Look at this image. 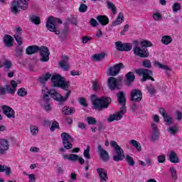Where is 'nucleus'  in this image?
Here are the masks:
<instances>
[{
  "instance_id": "1",
  "label": "nucleus",
  "mask_w": 182,
  "mask_h": 182,
  "mask_svg": "<svg viewBox=\"0 0 182 182\" xmlns=\"http://www.w3.org/2000/svg\"><path fill=\"white\" fill-rule=\"evenodd\" d=\"M109 144L115 151V155L112 156L114 161H123L125 158L129 166H134L135 162L134 160H133V158L130 156V155H127L124 156V151L123 149H122V147H120V146H119L116 141H111Z\"/></svg>"
},
{
  "instance_id": "2",
  "label": "nucleus",
  "mask_w": 182,
  "mask_h": 182,
  "mask_svg": "<svg viewBox=\"0 0 182 182\" xmlns=\"http://www.w3.org/2000/svg\"><path fill=\"white\" fill-rule=\"evenodd\" d=\"M117 97L119 105H122V107L119 109V112L117 114L109 115L107 119V122H109V123H112V122H114V120H120L123 116H124L126 112H127V109H126V96L124 95V92L123 91H120L117 94Z\"/></svg>"
},
{
  "instance_id": "3",
  "label": "nucleus",
  "mask_w": 182,
  "mask_h": 182,
  "mask_svg": "<svg viewBox=\"0 0 182 182\" xmlns=\"http://www.w3.org/2000/svg\"><path fill=\"white\" fill-rule=\"evenodd\" d=\"M39 50L41 56L40 59L41 61L48 62V60H49V55L50 53L46 46H41V48H39V46H30L26 48V53L27 55H33V53H36L39 52Z\"/></svg>"
},
{
  "instance_id": "4",
  "label": "nucleus",
  "mask_w": 182,
  "mask_h": 182,
  "mask_svg": "<svg viewBox=\"0 0 182 182\" xmlns=\"http://www.w3.org/2000/svg\"><path fill=\"white\" fill-rule=\"evenodd\" d=\"M91 100L92 102V105H94L95 109H97V110L107 109L109 107V105L112 102V99H110V97H102L98 99L96 97V95H92Z\"/></svg>"
},
{
  "instance_id": "5",
  "label": "nucleus",
  "mask_w": 182,
  "mask_h": 182,
  "mask_svg": "<svg viewBox=\"0 0 182 182\" xmlns=\"http://www.w3.org/2000/svg\"><path fill=\"white\" fill-rule=\"evenodd\" d=\"M51 81L55 87H61L63 90H68L69 86H70V82H69V81H65V78L59 74L52 75Z\"/></svg>"
},
{
  "instance_id": "6",
  "label": "nucleus",
  "mask_w": 182,
  "mask_h": 182,
  "mask_svg": "<svg viewBox=\"0 0 182 182\" xmlns=\"http://www.w3.org/2000/svg\"><path fill=\"white\" fill-rule=\"evenodd\" d=\"M47 29H48L50 32H54L55 35H58L60 39H61V42H65L68 37V29L63 28L61 31L56 30V27L52 24V18H50L47 24Z\"/></svg>"
},
{
  "instance_id": "7",
  "label": "nucleus",
  "mask_w": 182,
  "mask_h": 182,
  "mask_svg": "<svg viewBox=\"0 0 182 182\" xmlns=\"http://www.w3.org/2000/svg\"><path fill=\"white\" fill-rule=\"evenodd\" d=\"M28 1L29 0H17L13 1L11 6L12 14L18 13L19 9H22L23 11L28 9Z\"/></svg>"
},
{
  "instance_id": "8",
  "label": "nucleus",
  "mask_w": 182,
  "mask_h": 182,
  "mask_svg": "<svg viewBox=\"0 0 182 182\" xmlns=\"http://www.w3.org/2000/svg\"><path fill=\"white\" fill-rule=\"evenodd\" d=\"M11 85H6L5 87H0V95L5 96L7 93L9 95H14L16 92V87H18V83L15 80H11Z\"/></svg>"
},
{
  "instance_id": "9",
  "label": "nucleus",
  "mask_w": 182,
  "mask_h": 182,
  "mask_svg": "<svg viewBox=\"0 0 182 182\" xmlns=\"http://www.w3.org/2000/svg\"><path fill=\"white\" fill-rule=\"evenodd\" d=\"M136 72L137 75H139V76H143L142 82H146L147 79H150L152 82H154V78L151 77L153 75V72H151V70L145 68H140Z\"/></svg>"
},
{
  "instance_id": "10",
  "label": "nucleus",
  "mask_w": 182,
  "mask_h": 182,
  "mask_svg": "<svg viewBox=\"0 0 182 182\" xmlns=\"http://www.w3.org/2000/svg\"><path fill=\"white\" fill-rule=\"evenodd\" d=\"M70 96V91H68L65 94V96L63 97L62 95L58 93V92L53 90L51 92L50 97L55 100L56 102H59L60 103H65L68 99H69V97Z\"/></svg>"
},
{
  "instance_id": "11",
  "label": "nucleus",
  "mask_w": 182,
  "mask_h": 182,
  "mask_svg": "<svg viewBox=\"0 0 182 182\" xmlns=\"http://www.w3.org/2000/svg\"><path fill=\"white\" fill-rule=\"evenodd\" d=\"M115 48L119 52H129L132 50L133 46L129 43H123L122 41H117L115 42Z\"/></svg>"
},
{
  "instance_id": "12",
  "label": "nucleus",
  "mask_w": 182,
  "mask_h": 182,
  "mask_svg": "<svg viewBox=\"0 0 182 182\" xmlns=\"http://www.w3.org/2000/svg\"><path fill=\"white\" fill-rule=\"evenodd\" d=\"M61 139L63 140V144L65 149H66L67 150H70V149L73 147V145L70 144V141H72V140L73 139H72V136L69 135V134L66 132H63L61 134Z\"/></svg>"
},
{
  "instance_id": "13",
  "label": "nucleus",
  "mask_w": 182,
  "mask_h": 182,
  "mask_svg": "<svg viewBox=\"0 0 182 182\" xmlns=\"http://www.w3.org/2000/svg\"><path fill=\"white\" fill-rule=\"evenodd\" d=\"M121 69H124V65H123L122 63H119L113 67H110L108 69L107 75H109V76H117L119 75Z\"/></svg>"
},
{
  "instance_id": "14",
  "label": "nucleus",
  "mask_w": 182,
  "mask_h": 182,
  "mask_svg": "<svg viewBox=\"0 0 182 182\" xmlns=\"http://www.w3.org/2000/svg\"><path fill=\"white\" fill-rule=\"evenodd\" d=\"M130 96L131 102H141V99H143V93H141V91L136 89L131 92Z\"/></svg>"
},
{
  "instance_id": "15",
  "label": "nucleus",
  "mask_w": 182,
  "mask_h": 182,
  "mask_svg": "<svg viewBox=\"0 0 182 182\" xmlns=\"http://www.w3.org/2000/svg\"><path fill=\"white\" fill-rule=\"evenodd\" d=\"M64 160H70V161H79L80 164H85V159L82 157L78 156L76 154H65L63 155Z\"/></svg>"
},
{
  "instance_id": "16",
  "label": "nucleus",
  "mask_w": 182,
  "mask_h": 182,
  "mask_svg": "<svg viewBox=\"0 0 182 182\" xmlns=\"http://www.w3.org/2000/svg\"><path fill=\"white\" fill-rule=\"evenodd\" d=\"M97 153H98L100 158L102 161H109V153L102 147V145H98Z\"/></svg>"
},
{
  "instance_id": "17",
  "label": "nucleus",
  "mask_w": 182,
  "mask_h": 182,
  "mask_svg": "<svg viewBox=\"0 0 182 182\" xmlns=\"http://www.w3.org/2000/svg\"><path fill=\"white\" fill-rule=\"evenodd\" d=\"M3 113L9 119H15V110L8 105H3L1 107Z\"/></svg>"
},
{
  "instance_id": "18",
  "label": "nucleus",
  "mask_w": 182,
  "mask_h": 182,
  "mask_svg": "<svg viewBox=\"0 0 182 182\" xmlns=\"http://www.w3.org/2000/svg\"><path fill=\"white\" fill-rule=\"evenodd\" d=\"M9 150V141L6 139H0V154H6Z\"/></svg>"
},
{
  "instance_id": "19",
  "label": "nucleus",
  "mask_w": 182,
  "mask_h": 182,
  "mask_svg": "<svg viewBox=\"0 0 182 182\" xmlns=\"http://www.w3.org/2000/svg\"><path fill=\"white\" fill-rule=\"evenodd\" d=\"M133 51L134 55H136V56H139L140 58H147L149 56V53L147 50H146L145 48H141L139 46H135L133 48Z\"/></svg>"
},
{
  "instance_id": "20",
  "label": "nucleus",
  "mask_w": 182,
  "mask_h": 182,
  "mask_svg": "<svg viewBox=\"0 0 182 182\" xmlns=\"http://www.w3.org/2000/svg\"><path fill=\"white\" fill-rule=\"evenodd\" d=\"M59 65L63 70H69L70 65H69V57L64 55L62 60L59 63Z\"/></svg>"
},
{
  "instance_id": "21",
  "label": "nucleus",
  "mask_w": 182,
  "mask_h": 182,
  "mask_svg": "<svg viewBox=\"0 0 182 182\" xmlns=\"http://www.w3.org/2000/svg\"><path fill=\"white\" fill-rule=\"evenodd\" d=\"M97 171L99 174V178L100 180V182H107V180H108L107 172L105 171V168H97Z\"/></svg>"
},
{
  "instance_id": "22",
  "label": "nucleus",
  "mask_w": 182,
  "mask_h": 182,
  "mask_svg": "<svg viewBox=\"0 0 182 182\" xmlns=\"http://www.w3.org/2000/svg\"><path fill=\"white\" fill-rule=\"evenodd\" d=\"M50 98L41 99V105L43 110L46 112H50L52 110V107H50Z\"/></svg>"
},
{
  "instance_id": "23",
  "label": "nucleus",
  "mask_w": 182,
  "mask_h": 182,
  "mask_svg": "<svg viewBox=\"0 0 182 182\" xmlns=\"http://www.w3.org/2000/svg\"><path fill=\"white\" fill-rule=\"evenodd\" d=\"M52 92H53V90H49V88H48L46 85L43 84V88H42V95H43L42 99H50V96H51Z\"/></svg>"
},
{
  "instance_id": "24",
  "label": "nucleus",
  "mask_w": 182,
  "mask_h": 182,
  "mask_svg": "<svg viewBox=\"0 0 182 182\" xmlns=\"http://www.w3.org/2000/svg\"><path fill=\"white\" fill-rule=\"evenodd\" d=\"M168 159L169 161H171V163H174V164L180 163V159H178L177 154L173 151H171L169 153L168 156Z\"/></svg>"
},
{
  "instance_id": "25",
  "label": "nucleus",
  "mask_w": 182,
  "mask_h": 182,
  "mask_svg": "<svg viewBox=\"0 0 182 182\" xmlns=\"http://www.w3.org/2000/svg\"><path fill=\"white\" fill-rule=\"evenodd\" d=\"M4 45L7 48H11V46H14V38L9 35L4 36Z\"/></svg>"
},
{
  "instance_id": "26",
  "label": "nucleus",
  "mask_w": 182,
  "mask_h": 182,
  "mask_svg": "<svg viewBox=\"0 0 182 182\" xmlns=\"http://www.w3.org/2000/svg\"><path fill=\"white\" fill-rule=\"evenodd\" d=\"M108 86L110 90H114L117 87V80L116 78L111 77L108 79Z\"/></svg>"
},
{
  "instance_id": "27",
  "label": "nucleus",
  "mask_w": 182,
  "mask_h": 182,
  "mask_svg": "<svg viewBox=\"0 0 182 182\" xmlns=\"http://www.w3.org/2000/svg\"><path fill=\"white\" fill-rule=\"evenodd\" d=\"M97 20L100 23H101L103 26L109 24V18L106 16H97Z\"/></svg>"
},
{
  "instance_id": "28",
  "label": "nucleus",
  "mask_w": 182,
  "mask_h": 182,
  "mask_svg": "<svg viewBox=\"0 0 182 182\" xmlns=\"http://www.w3.org/2000/svg\"><path fill=\"white\" fill-rule=\"evenodd\" d=\"M123 21H124V14L121 12L119 14L117 19L112 22V26H117V25H120Z\"/></svg>"
},
{
  "instance_id": "29",
  "label": "nucleus",
  "mask_w": 182,
  "mask_h": 182,
  "mask_svg": "<svg viewBox=\"0 0 182 182\" xmlns=\"http://www.w3.org/2000/svg\"><path fill=\"white\" fill-rule=\"evenodd\" d=\"M161 41L163 45L167 46L170 45V43L173 42V38H171L170 36H164L161 37Z\"/></svg>"
},
{
  "instance_id": "30",
  "label": "nucleus",
  "mask_w": 182,
  "mask_h": 182,
  "mask_svg": "<svg viewBox=\"0 0 182 182\" xmlns=\"http://www.w3.org/2000/svg\"><path fill=\"white\" fill-rule=\"evenodd\" d=\"M139 163H140L141 166H142L143 167H146V166H150L153 165V161H151V159L148 156L145 157V162L139 160Z\"/></svg>"
},
{
  "instance_id": "31",
  "label": "nucleus",
  "mask_w": 182,
  "mask_h": 182,
  "mask_svg": "<svg viewBox=\"0 0 182 182\" xmlns=\"http://www.w3.org/2000/svg\"><path fill=\"white\" fill-rule=\"evenodd\" d=\"M76 110L74 107H64L63 108V114L69 115V114H73Z\"/></svg>"
},
{
  "instance_id": "32",
  "label": "nucleus",
  "mask_w": 182,
  "mask_h": 182,
  "mask_svg": "<svg viewBox=\"0 0 182 182\" xmlns=\"http://www.w3.org/2000/svg\"><path fill=\"white\" fill-rule=\"evenodd\" d=\"M146 90H148L151 97H153V96H154L157 92L156 87H154L153 85H147Z\"/></svg>"
},
{
  "instance_id": "33",
  "label": "nucleus",
  "mask_w": 182,
  "mask_h": 182,
  "mask_svg": "<svg viewBox=\"0 0 182 182\" xmlns=\"http://www.w3.org/2000/svg\"><path fill=\"white\" fill-rule=\"evenodd\" d=\"M105 56H106V54L102 53L100 54H95L92 56V58L95 62H100V60H103V59H105Z\"/></svg>"
},
{
  "instance_id": "34",
  "label": "nucleus",
  "mask_w": 182,
  "mask_h": 182,
  "mask_svg": "<svg viewBox=\"0 0 182 182\" xmlns=\"http://www.w3.org/2000/svg\"><path fill=\"white\" fill-rule=\"evenodd\" d=\"M167 132L172 136H174V134H176L178 132V127H177L176 125L169 127L167 129Z\"/></svg>"
},
{
  "instance_id": "35",
  "label": "nucleus",
  "mask_w": 182,
  "mask_h": 182,
  "mask_svg": "<svg viewBox=\"0 0 182 182\" xmlns=\"http://www.w3.org/2000/svg\"><path fill=\"white\" fill-rule=\"evenodd\" d=\"M50 19H52L51 20V23L53 25V26L55 28H56V23L58 22V23H62V21H60V19L59 18H55L53 17H48V20H47V23H46V28H48V23H49V21Z\"/></svg>"
},
{
  "instance_id": "36",
  "label": "nucleus",
  "mask_w": 182,
  "mask_h": 182,
  "mask_svg": "<svg viewBox=\"0 0 182 182\" xmlns=\"http://www.w3.org/2000/svg\"><path fill=\"white\" fill-rule=\"evenodd\" d=\"M51 76L52 75L50 74L47 73L45 75L40 77V78H39L40 83H42L43 85H45V83H46V82H48V80L51 77Z\"/></svg>"
},
{
  "instance_id": "37",
  "label": "nucleus",
  "mask_w": 182,
  "mask_h": 182,
  "mask_svg": "<svg viewBox=\"0 0 182 182\" xmlns=\"http://www.w3.org/2000/svg\"><path fill=\"white\" fill-rule=\"evenodd\" d=\"M154 65L156 68H159V69H163L164 70H170V68H168V66H167V65L161 64L158 61H155L154 63Z\"/></svg>"
},
{
  "instance_id": "38",
  "label": "nucleus",
  "mask_w": 182,
  "mask_h": 182,
  "mask_svg": "<svg viewBox=\"0 0 182 182\" xmlns=\"http://www.w3.org/2000/svg\"><path fill=\"white\" fill-rule=\"evenodd\" d=\"M130 144L135 147L138 151H141V145H140V143H139L137 141L132 139L129 141Z\"/></svg>"
},
{
  "instance_id": "39",
  "label": "nucleus",
  "mask_w": 182,
  "mask_h": 182,
  "mask_svg": "<svg viewBox=\"0 0 182 182\" xmlns=\"http://www.w3.org/2000/svg\"><path fill=\"white\" fill-rule=\"evenodd\" d=\"M30 132L32 136H36L39 133V128L36 125H31Z\"/></svg>"
},
{
  "instance_id": "40",
  "label": "nucleus",
  "mask_w": 182,
  "mask_h": 182,
  "mask_svg": "<svg viewBox=\"0 0 182 182\" xmlns=\"http://www.w3.org/2000/svg\"><path fill=\"white\" fill-rule=\"evenodd\" d=\"M107 6L108 9H111L112 11V13L114 14V15H116L117 10L116 9V6H114V4L110 1H107Z\"/></svg>"
},
{
  "instance_id": "41",
  "label": "nucleus",
  "mask_w": 182,
  "mask_h": 182,
  "mask_svg": "<svg viewBox=\"0 0 182 182\" xmlns=\"http://www.w3.org/2000/svg\"><path fill=\"white\" fill-rule=\"evenodd\" d=\"M127 82H133L134 79H136V76H134V73L133 72H129L126 75Z\"/></svg>"
},
{
  "instance_id": "42",
  "label": "nucleus",
  "mask_w": 182,
  "mask_h": 182,
  "mask_svg": "<svg viewBox=\"0 0 182 182\" xmlns=\"http://www.w3.org/2000/svg\"><path fill=\"white\" fill-rule=\"evenodd\" d=\"M31 21L33 22V23H35V25L41 24V18H39L38 16H32L31 17Z\"/></svg>"
},
{
  "instance_id": "43",
  "label": "nucleus",
  "mask_w": 182,
  "mask_h": 182,
  "mask_svg": "<svg viewBox=\"0 0 182 182\" xmlns=\"http://www.w3.org/2000/svg\"><path fill=\"white\" fill-rule=\"evenodd\" d=\"M164 122H166L167 126H170L173 124V118L170 115H166L164 117Z\"/></svg>"
},
{
  "instance_id": "44",
  "label": "nucleus",
  "mask_w": 182,
  "mask_h": 182,
  "mask_svg": "<svg viewBox=\"0 0 182 182\" xmlns=\"http://www.w3.org/2000/svg\"><path fill=\"white\" fill-rule=\"evenodd\" d=\"M17 94L19 96H21V97H23L26 96V95H28V92L26 91V90L25 88H20L17 91Z\"/></svg>"
},
{
  "instance_id": "45",
  "label": "nucleus",
  "mask_w": 182,
  "mask_h": 182,
  "mask_svg": "<svg viewBox=\"0 0 182 182\" xmlns=\"http://www.w3.org/2000/svg\"><path fill=\"white\" fill-rule=\"evenodd\" d=\"M90 147L89 146L87 147V149L84 151L83 156L85 157V159H87L88 160H90Z\"/></svg>"
},
{
  "instance_id": "46",
  "label": "nucleus",
  "mask_w": 182,
  "mask_h": 182,
  "mask_svg": "<svg viewBox=\"0 0 182 182\" xmlns=\"http://www.w3.org/2000/svg\"><path fill=\"white\" fill-rule=\"evenodd\" d=\"M169 171L172 176V178H174V180H177V171L175 168L171 167L169 168Z\"/></svg>"
},
{
  "instance_id": "47",
  "label": "nucleus",
  "mask_w": 182,
  "mask_h": 182,
  "mask_svg": "<svg viewBox=\"0 0 182 182\" xmlns=\"http://www.w3.org/2000/svg\"><path fill=\"white\" fill-rule=\"evenodd\" d=\"M86 121L87 122L88 124H96L97 121H96V118L93 117H88L86 119Z\"/></svg>"
},
{
  "instance_id": "48",
  "label": "nucleus",
  "mask_w": 182,
  "mask_h": 182,
  "mask_svg": "<svg viewBox=\"0 0 182 182\" xmlns=\"http://www.w3.org/2000/svg\"><path fill=\"white\" fill-rule=\"evenodd\" d=\"M141 45L142 46V49H145L146 48H150V46H151V43L150 41H144L141 43Z\"/></svg>"
},
{
  "instance_id": "49",
  "label": "nucleus",
  "mask_w": 182,
  "mask_h": 182,
  "mask_svg": "<svg viewBox=\"0 0 182 182\" xmlns=\"http://www.w3.org/2000/svg\"><path fill=\"white\" fill-rule=\"evenodd\" d=\"M3 65H4V69H6V70H8L11 69V68H12V63H11V61H9V60H5L3 63Z\"/></svg>"
},
{
  "instance_id": "50",
  "label": "nucleus",
  "mask_w": 182,
  "mask_h": 182,
  "mask_svg": "<svg viewBox=\"0 0 182 182\" xmlns=\"http://www.w3.org/2000/svg\"><path fill=\"white\" fill-rule=\"evenodd\" d=\"M56 129H59V123L58 122L54 121L52 124L51 127L50 128V132H55Z\"/></svg>"
},
{
  "instance_id": "51",
  "label": "nucleus",
  "mask_w": 182,
  "mask_h": 182,
  "mask_svg": "<svg viewBox=\"0 0 182 182\" xmlns=\"http://www.w3.org/2000/svg\"><path fill=\"white\" fill-rule=\"evenodd\" d=\"M80 12L85 14L87 11V6L85 4H81L79 7Z\"/></svg>"
},
{
  "instance_id": "52",
  "label": "nucleus",
  "mask_w": 182,
  "mask_h": 182,
  "mask_svg": "<svg viewBox=\"0 0 182 182\" xmlns=\"http://www.w3.org/2000/svg\"><path fill=\"white\" fill-rule=\"evenodd\" d=\"M172 9L173 12H177L181 9V5H180L178 3H175L172 6Z\"/></svg>"
},
{
  "instance_id": "53",
  "label": "nucleus",
  "mask_w": 182,
  "mask_h": 182,
  "mask_svg": "<svg viewBox=\"0 0 182 182\" xmlns=\"http://www.w3.org/2000/svg\"><path fill=\"white\" fill-rule=\"evenodd\" d=\"M14 38H15V40L16 41L18 45H19V46L22 45L23 41H22V37H21V36H19L18 34H15Z\"/></svg>"
},
{
  "instance_id": "54",
  "label": "nucleus",
  "mask_w": 182,
  "mask_h": 182,
  "mask_svg": "<svg viewBox=\"0 0 182 182\" xmlns=\"http://www.w3.org/2000/svg\"><path fill=\"white\" fill-rule=\"evenodd\" d=\"M153 18L155 21H161L163 17L160 13H155L153 14Z\"/></svg>"
},
{
  "instance_id": "55",
  "label": "nucleus",
  "mask_w": 182,
  "mask_h": 182,
  "mask_svg": "<svg viewBox=\"0 0 182 182\" xmlns=\"http://www.w3.org/2000/svg\"><path fill=\"white\" fill-rule=\"evenodd\" d=\"M151 139L153 141H156V140H159V132H152Z\"/></svg>"
},
{
  "instance_id": "56",
  "label": "nucleus",
  "mask_w": 182,
  "mask_h": 182,
  "mask_svg": "<svg viewBox=\"0 0 182 182\" xmlns=\"http://www.w3.org/2000/svg\"><path fill=\"white\" fill-rule=\"evenodd\" d=\"M158 163H164L166 161V156L163 154L158 156Z\"/></svg>"
},
{
  "instance_id": "57",
  "label": "nucleus",
  "mask_w": 182,
  "mask_h": 182,
  "mask_svg": "<svg viewBox=\"0 0 182 182\" xmlns=\"http://www.w3.org/2000/svg\"><path fill=\"white\" fill-rule=\"evenodd\" d=\"M142 65L143 66H144V68H151V63L149 60H146L143 61Z\"/></svg>"
},
{
  "instance_id": "58",
  "label": "nucleus",
  "mask_w": 182,
  "mask_h": 182,
  "mask_svg": "<svg viewBox=\"0 0 182 182\" xmlns=\"http://www.w3.org/2000/svg\"><path fill=\"white\" fill-rule=\"evenodd\" d=\"M16 52L17 53V56L19 57L22 55V52H23V48L21 46H18L16 49Z\"/></svg>"
},
{
  "instance_id": "59",
  "label": "nucleus",
  "mask_w": 182,
  "mask_h": 182,
  "mask_svg": "<svg viewBox=\"0 0 182 182\" xmlns=\"http://www.w3.org/2000/svg\"><path fill=\"white\" fill-rule=\"evenodd\" d=\"M90 23L93 28H96V26L99 25V23H97V21H96V19L95 18H91L90 21Z\"/></svg>"
},
{
  "instance_id": "60",
  "label": "nucleus",
  "mask_w": 182,
  "mask_h": 182,
  "mask_svg": "<svg viewBox=\"0 0 182 182\" xmlns=\"http://www.w3.org/2000/svg\"><path fill=\"white\" fill-rule=\"evenodd\" d=\"M80 105L84 106V107H87V103H86V100L83 97H80L79 100Z\"/></svg>"
},
{
  "instance_id": "61",
  "label": "nucleus",
  "mask_w": 182,
  "mask_h": 182,
  "mask_svg": "<svg viewBox=\"0 0 182 182\" xmlns=\"http://www.w3.org/2000/svg\"><path fill=\"white\" fill-rule=\"evenodd\" d=\"M36 180V177L33 173L28 175V182H35Z\"/></svg>"
},
{
  "instance_id": "62",
  "label": "nucleus",
  "mask_w": 182,
  "mask_h": 182,
  "mask_svg": "<svg viewBox=\"0 0 182 182\" xmlns=\"http://www.w3.org/2000/svg\"><path fill=\"white\" fill-rule=\"evenodd\" d=\"M92 87L94 90H99L100 89V86L99 85V82L97 81H95L92 84Z\"/></svg>"
},
{
  "instance_id": "63",
  "label": "nucleus",
  "mask_w": 182,
  "mask_h": 182,
  "mask_svg": "<svg viewBox=\"0 0 182 182\" xmlns=\"http://www.w3.org/2000/svg\"><path fill=\"white\" fill-rule=\"evenodd\" d=\"M159 112L163 117H165V116H167L168 114L166 112V109H164V108H159Z\"/></svg>"
},
{
  "instance_id": "64",
  "label": "nucleus",
  "mask_w": 182,
  "mask_h": 182,
  "mask_svg": "<svg viewBox=\"0 0 182 182\" xmlns=\"http://www.w3.org/2000/svg\"><path fill=\"white\" fill-rule=\"evenodd\" d=\"M182 119V113L179 111H176V120L180 122Z\"/></svg>"
}]
</instances>
